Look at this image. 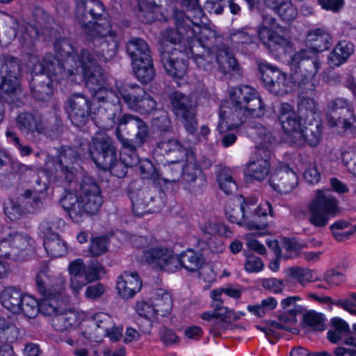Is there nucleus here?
<instances>
[{
	"label": "nucleus",
	"instance_id": "8",
	"mask_svg": "<svg viewBox=\"0 0 356 356\" xmlns=\"http://www.w3.org/2000/svg\"><path fill=\"white\" fill-rule=\"evenodd\" d=\"M139 170L143 177L152 181V186L139 189L135 196L131 197L132 211L138 217L147 213H154L164 206L165 191L161 187L163 179L159 168L150 159H140Z\"/></svg>",
	"mask_w": 356,
	"mask_h": 356
},
{
	"label": "nucleus",
	"instance_id": "64",
	"mask_svg": "<svg viewBox=\"0 0 356 356\" xmlns=\"http://www.w3.org/2000/svg\"><path fill=\"white\" fill-rule=\"evenodd\" d=\"M290 356H330L327 351H318L309 353L303 347H294L290 352Z\"/></svg>",
	"mask_w": 356,
	"mask_h": 356
},
{
	"label": "nucleus",
	"instance_id": "45",
	"mask_svg": "<svg viewBox=\"0 0 356 356\" xmlns=\"http://www.w3.org/2000/svg\"><path fill=\"white\" fill-rule=\"evenodd\" d=\"M135 309L140 316L149 322L150 325H152L154 321L158 320L157 313L156 312L152 298L138 300L136 303Z\"/></svg>",
	"mask_w": 356,
	"mask_h": 356
},
{
	"label": "nucleus",
	"instance_id": "59",
	"mask_svg": "<svg viewBox=\"0 0 356 356\" xmlns=\"http://www.w3.org/2000/svg\"><path fill=\"white\" fill-rule=\"evenodd\" d=\"M227 219L232 223H235L240 226L243 225V218L241 216V211L239 205L236 207H232L231 205H227L225 209Z\"/></svg>",
	"mask_w": 356,
	"mask_h": 356
},
{
	"label": "nucleus",
	"instance_id": "46",
	"mask_svg": "<svg viewBox=\"0 0 356 356\" xmlns=\"http://www.w3.org/2000/svg\"><path fill=\"white\" fill-rule=\"evenodd\" d=\"M3 212L10 221L19 220L24 213H27L18 197L15 200L8 198L3 202Z\"/></svg>",
	"mask_w": 356,
	"mask_h": 356
},
{
	"label": "nucleus",
	"instance_id": "62",
	"mask_svg": "<svg viewBox=\"0 0 356 356\" xmlns=\"http://www.w3.org/2000/svg\"><path fill=\"white\" fill-rule=\"evenodd\" d=\"M8 236L2 238L0 240V258L17 261L16 259V253L13 251Z\"/></svg>",
	"mask_w": 356,
	"mask_h": 356
},
{
	"label": "nucleus",
	"instance_id": "37",
	"mask_svg": "<svg viewBox=\"0 0 356 356\" xmlns=\"http://www.w3.org/2000/svg\"><path fill=\"white\" fill-rule=\"evenodd\" d=\"M48 269L41 268L36 273L35 290L41 297H51L58 295V291L52 285L51 277L47 275Z\"/></svg>",
	"mask_w": 356,
	"mask_h": 356
},
{
	"label": "nucleus",
	"instance_id": "57",
	"mask_svg": "<svg viewBox=\"0 0 356 356\" xmlns=\"http://www.w3.org/2000/svg\"><path fill=\"white\" fill-rule=\"evenodd\" d=\"M309 222L312 225L316 227H325L327 224L331 217L321 211L312 204L309 205Z\"/></svg>",
	"mask_w": 356,
	"mask_h": 356
},
{
	"label": "nucleus",
	"instance_id": "21",
	"mask_svg": "<svg viewBox=\"0 0 356 356\" xmlns=\"http://www.w3.org/2000/svg\"><path fill=\"white\" fill-rule=\"evenodd\" d=\"M268 183L275 192L287 194L298 186V177L289 164L282 163L270 175Z\"/></svg>",
	"mask_w": 356,
	"mask_h": 356
},
{
	"label": "nucleus",
	"instance_id": "38",
	"mask_svg": "<svg viewBox=\"0 0 356 356\" xmlns=\"http://www.w3.org/2000/svg\"><path fill=\"white\" fill-rule=\"evenodd\" d=\"M156 148L161 154L169 155L171 153H175L177 154L175 156V157L179 156V159H183L186 154H188V152L192 151L188 148H186L181 143L175 139L159 140L156 144Z\"/></svg>",
	"mask_w": 356,
	"mask_h": 356
},
{
	"label": "nucleus",
	"instance_id": "49",
	"mask_svg": "<svg viewBox=\"0 0 356 356\" xmlns=\"http://www.w3.org/2000/svg\"><path fill=\"white\" fill-rule=\"evenodd\" d=\"M38 300L34 296L25 293L23 302L20 303V313L28 318H35L40 313Z\"/></svg>",
	"mask_w": 356,
	"mask_h": 356
},
{
	"label": "nucleus",
	"instance_id": "23",
	"mask_svg": "<svg viewBox=\"0 0 356 356\" xmlns=\"http://www.w3.org/2000/svg\"><path fill=\"white\" fill-rule=\"evenodd\" d=\"M1 81L0 83V99L9 105H15L20 90V82L15 71L8 69L7 64L3 65L0 70Z\"/></svg>",
	"mask_w": 356,
	"mask_h": 356
},
{
	"label": "nucleus",
	"instance_id": "52",
	"mask_svg": "<svg viewBox=\"0 0 356 356\" xmlns=\"http://www.w3.org/2000/svg\"><path fill=\"white\" fill-rule=\"evenodd\" d=\"M302 323L315 330L325 329V315L314 310L305 312L302 315Z\"/></svg>",
	"mask_w": 356,
	"mask_h": 356
},
{
	"label": "nucleus",
	"instance_id": "20",
	"mask_svg": "<svg viewBox=\"0 0 356 356\" xmlns=\"http://www.w3.org/2000/svg\"><path fill=\"white\" fill-rule=\"evenodd\" d=\"M195 13L200 17V22L197 20H191L188 17L184 19V14L178 10H175L173 13V18L175 19V24L177 26L178 31L181 33V28L186 24L189 26L188 22H191L193 26L191 29L187 31L188 36L189 33L193 34L195 40L199 43H203L207 39L214 37L216 35L215 31L207 23V17L204 16L202 10L200 8H195Z\"/></svg>",
	"mask_w": 356,
	"mask_h": 356
},
{
	"label": "nucleus",
	"instance_id": "19",
	"mask_svg": "<svg viewBox=\"0 0 356 356\" xmlns=\"http://www.w3.org/2000/svg\"><path fill=\"white\" fill-rule=\"evenodd\" d=\"M65 108L72 124L78 127L85 125L92 113V101L81 93L72 94L67 99Z\"/></svg>",
	"mask_w": 356,
	"mask_h": 356
},
{
	"label": "nucleus",
	"instance_id": "4",
	"mask_svg": "<svg viewBox=\"0 0 356 356\" xmlns=\"http://www.w3.org/2000/svg\"><path fill=\"white\" fill-rule=\"evenodd\" d=\"M97 126L104 130L115 127V134L121 148L131 153L134 162L137 161L136 147H142L149 136L147 124L138 116L122 114L119 98L116 102H107L98 109Z\"/></svg>",
	"mask_w": 356,
	"mask_h": 356
},
{
	"label": "nucleus",
	"instance_id": "10",
	"mask_svg": "<svg viewBox=\"0 0 356 356\" xmlns=\"http://www.w3.org/2000/svg\"><path fill=\"white\" fill-rule=\"evenodd\" d=\"M255 129L258 139L255 159L250 161L245 175L252 179L262 181L269 174L272 147L276 139L273 133L264 126L257 127Z\"/></svg>",
	"mask_w": 356,
	"mask_h": 356
},
{
	"label": "nucleus",
	"instance_id": "41",
	"mask_svg": "<svg viewBox=\"0 0 356 356\" xmlns=\"http://www.w3.org/2000/svg\"><path fill=\"white\" fill-rule=\"evenodd\" d=\"M181 159L179 156H175V160L169 161L168 165L166 168L167 177L163 178V181L161 182V187L165 191L166 184L168 183H176L179 181L181 183L182 177V165ZM166 191H165V193ZM166 195L163 199L164 202H165Z\"/></svg>",
	"mask_w": 356,
	"mask_h": 356
},
{
	"label": "nucleus",
	"instance_id": "60",
	"mask_svg": "<svg viewBox=\"0 0 356 356\" xmlns=\"http://www.w3.org/2000/svg\"><path fill=\"white\" fill-rule=\"evenodd\" d=\"M248 252L245 253L247 261L245 264V269L249 273H259L264 268L263 261L259 257H251Z\"/></svg>",
	"mask_w": 356,
	"mask_h": 356
},
{
	"label": "nucleus",
	"instance_id": "58",
	"mask_svg": "<svg viewBox=\"0 0 356 356\" xmlns=\"http://www.w3.org/2000/svg\"><path fill=\"white\" fill-rule=\"evenodd\" d=\"M261 286L265 289L278 294L282 293L284 285L282 280L270 277L262 280Z\"/></svg>",
	"mask_w": 356,
	"mask_h": 356
},
{
	"label": "nucleus",
	"instance_id": "28",
	"mask_svg": "<svg viewBox=\"0 0 356 356\" xmlns=\"http://www.w3.org/2000/svg\"><path fill=\"white\" fill-rule=\"evenodd\" d=\"M142 288V281L137 272H124L118 277L116 289L123 298L133 297Z\"/></svg>",
	"mask_w": 356,
	"mask_h": 356
},
{
	"label": "nucleus",
	"instance_id": "44",
	"mask_svg": "<svg viewBox=\"0 0 356 356\" xmlns=\"http://www.w3.org/2000/svg\"><path fill=\"white\" fill-rule=\"evenodd\" d=\"M19 335V330L10 320L0 316V341L12 343L15 341Z\"/></svg>",
	"mask_w": 356,
	"mask_h": 356
},
{
	"label": "nucleus",
	"instance_id": "6",
	"mask_svg": "<svg viewBox=\"0 0 356 356\" xmlns=\"http://www.w3.org/2000/svg\"><path fill=\"white\" fill-rule=\"evenodd\" d=\"M177 49L172 46H159L161 62L166 72L178 83L184 79L188 68V60L193 59L196 66L201 68L215 57L209 46H180Z\"/></svg>",
	"mask_w": 356,
	"mask_h": 356
},
{
	"label": "nucleus",
	"instance_id": "63",
	"mask_svg": "<svg viewBox=\"0 0 356 356\" xmlns=\"http://www.w3.org/2000/svg\"><path fill=\"white\" fill-rule=\"evenodd\" d=\"M102 46H93V51L95 52L97 58L99 61L107 63L111 60L113 58H114L118 51L119 46L115 45L113 46V47L110 49L107 48L106 51L105 52V49H102L100 52H98L99 49Z\"/></svg>",
	"mask_w": 356,
	"mask_h": 356
},
{
	"label": "nucleus",
	"instance_id": "9",
	"mask_svg": "<svg viewBox=\"0 0 356 356\" xmlns=\"http://www.w3.org/2000/svg\"><path fill=\"white\" fill-rule=\"evenodd\" d=\"M307 95H299L297 111L289 103H282L277 115L283 133L286 136L298 134L305 125V122H312L321 118V111L318 103L313 99L306 97Z\"/></svg>",
	"mask_w": 356,
	"mask_h": 356
},
{
	"label": "nucleus",
	"instance_id": "18",
	"mask_svg": "<svg viewBox=\"0 0 356 356\" xmlns=\"http://www.w3.org/2000/svg\"><path fill=\"white\" fill-rule=\"evenodd\" d=\"M327 108V120L330 127H341L344 131L355 133L353 123L356 116L346 99L336 98L329 103Z\"/></svg>",
	"mask_w": 356,
	"mask_h": 356
},
{
	"label": "nucleus",
	"instance_id": "40",
	"mask_svg": "<svg viewBox=\"0 0 356 356\" xmlns=\"http://www.w3.org/2000/svg\"><path fill=\"white\" fill-rule=\"evenodd\" d=\"M16 124L20 131L26 133L42 132L41 122L29 112L19 113L16 118Z\"/></svg>",
	"mask_w": 356,
	"mask_h": 356
},
{
	"label": "nucleus",
	"instance_id": "13",
	"mask_svg": "<svg viewBox=\"0 0 356 356\" xmlns=\"http://www.w3.org/2000/svg\"><path fill=\"white\" fill-rule=\"evenodd\" d=\"M51 175L47 168L37 170L33 177V188H28L18 196V200L23 204L27 213H35L43 205V200L47 197Z\"/></svg>",
	"mask_w": 356,
	"mask_h": 356
},
{
	"label": "nucleus",
	"instance_id": "34",
	"mask_svg": "<svg viewBox=\"0 0 356 356\" xmlns=\"http://www.w3.org/2000/svg\"><path fill=\"white\" fill-rule=\"evenodd\" d=\"M155 307L157 317H164L170 314L173 301L171 294L163 289H156L154 296L151 298Z\"/></svg>",
	"mask_w": 356,
	"mask_h": 356
},
{
	"label": "nucleus",
	"instance_id": "54",
	"mask_svg": "<svg viewBox=\"0 0 356 356\" xmlns=\"http://www.w3.org/2000/svg\"><path fill=\"white\" fill-rule=\"evenodd\" d=\"M156 100L145 90V95L139 98L136 106H134L131 110L142 114H149L156 109Z\"/></svg>",
	"mask_w": 356,
	"mask_h": 356
},
{
	"label": "nucleus",
	"instance_id": "15",
	"mask_svg": "<svg viewBox=\"0 0 356 356\" xmlns=\"http://www.w3.org/2000/svg\"><path fill=\"white\" fill-rule=\"evenodd\" d=\"M171 111L180 119L187 133L194 135L198 129L196 109L186 95L174 90L168 95Z\"/></svg>",
	"mask_w": 356,
	"mask_h": 356
},
{
	"label": "nucleus",
	"instance_id": "25",
	"mask_svg": "<svg viewBox=\"0 0 356 356\" xmlns=\"http://www.w3.org/2000/svg\"><path fill=\"white\" fill-rule=\"evenodd\" d=\"M258 35L264 44L269 42L280 44L285 41L286 30L279 26L274 18L263 14V21Z\"/></svg>",
	"mask_w": 356,
	"mask_h": 356
},
{
	"label": "nucleus",
	"instance_id": "39",
	"mask_svg": "<svg viewBox=\"0 0 356 356\" xmlns=\"http://www.w3.org/2000/svg\"><path fill=\"white\" fill-rule=\"evenodd\" d=\"M86 265L82 259H76L70 262L68 270L70 275V286L76 291H79L84 286L82 281Z\"/></svg>",
	"mask_w": 356,
	"mask_h": 356
},
{
	"label": "nucleus",
	"instance_id": "32",
	"mask_svg": "<svg viewBox=\"0 0 356 356\" xmlns=\"http://www.w3.org/2000/svg\"><path fill=\"white\" fill-rule=\"evenodd\" d=\"M136 147V155H137V161L134 162L133 158L131 157V154L128 151H124V149L122 148L123 153L124 155H127L129 158V161H122L119 154H117V158H115L111 161V163H108V165H104L101 170L104 171H109L110 174L118 178H123L127 174V169L129 167H132L139 161V156L138 154V148Z\"/></svg>",
	"mask_w": 356,
	"mask_h": 356
},
{
	"label": "nucleus",
	"instance_id": "33",
	"mask_svg": "<svg viewBox=\"0 0 356 356\" xmlns=\"http://www.w3.org/2000/svg\"><path fill=\"white\" fill-rule=\"evenodd\" d=\"M316 118L312 122H305V125L302 128L300 134L302 136L305 144L310 147H316L321 142L322 138V124Z\"/></svg>",
	"mask_w": 356,
	"mask_h": 356
},
{
	"label": "nucleus",
	"instance_id": "22",
	"mask_svg": "<svg viewBox=\"0 0 356 356\" xmlns=\"http://www.w3.org/2000/svg\"><path fill=\"white\" fill-rule=\"evenodd\" d=\"M143 259L147 264L159 270H168L175 263L174 250L161 245L143 250Z\"/></svg>",
	"mask_w": 356,
	"mask_h": 356
},
{
	"label": "nucleus",
	"instance_id": "43",
	"mask_svg": "<svg viewBox=\"0 0 356 356\" xmlns=\"http://www.w3.org/2000/svg\"><path fill=\"white\" fill-rule=\"evenodd\" d=\"M349 46H334L327 57V63L331 67H339L344 63L353 52Z\"/></svg>",
	"mask_w": 356,
	"mask_h": 356
},
{
	"label": "nucleus",
	"instance_id": "53",
	"mask_svg": "<svg viewBox=\"0 0 356 356\" xmlns=\"http://www.w3.org/2000/svg\"><path fill=\"white\" fill-rule=\"evenodd\" d=\"M289 275L293 279L298 280V283L302 286H305V284L317 281L318 278L313 277V270L300 266H293L289 269Z\"/></svg>",
	"mask_w": 356,
	"mask_h": 356
},
{
	"label": "nucleus",
	"instance_id": "29",
	"mask_svg": "<svg viewBox=\"0 0 356 356\" xmlns=\"http://www.w3.org/2000/svg\"><path fill=\"white\" fill-rule=\"evenodd\" d=\"M176 261L188 272L195 273L204 266L205 258L202 252L188 248L177 254Z\"/></svg>",
	"mask_w": 356,
	"mask_h": 356
},
{
	"label": "nucleus",
	"instance_id": "48",
	"mask_svg": "<svg viewBox=\"0 0 356 356\" xmlns=\"http://www.w3.org/2000/svg\"><path fill=\"white\" fill-rule=\"evenodd\" d=\"M217 181L220 189L226 195H231L238 189V185L229 172L220 170L217 175Z\"/></svg>",
	"mask_w": 356,
	"mask_h": 356
},
{
	"label": "nucleus",
	"instance_id": "36",
	"mask_svg": "<svg viewBox=\"0 0 356 356\" xmlns=\"http://www.w3.org/2000/svg\"><path fill=\"white\" fill-rule=\"evenodd\" d=\"M53 323L55 330L63 332L78 327L81 323L80 316L76 311L70 309L56 316Z\"/></svg>",
	"mask_w": 356,
	"mask_h": 356
},
{
	"label": "nucleus",
	"instance_id": "61",
	"mask_svg": "<svg viewBox=\"0 0 356 356\" xmlns=\"http://www.w3.org/2000/svg\"><path fill=\"white\" fill-rule=\"evenodd\" d=\"M307 42H318L320 43H327L330 42V35L323 29H315L310 31L306 38Z\"/></svg>",
	"mask_w": 356,
	"mask_h": 356
},
{
	"label": "nucleus",
	"instance_id": "5",
	"mask_svg": "<svg viewBox=\"0 0 356 356\" xmlns=\"http://www.w3.org/2000/svg\"><path fill=\"white\" fill-rule=\"evenodd\" d=\"M104 203L101 187L92 176L84 175L78 190L65 189L59 204L72 222H83L97 215Z\"/></svg>",
	"mask_w": 356,
	"mask_h": 356
},
{
	"label": "nucleus",
	"instance_id": "51",
	"mask_svg": "<svg viewBox=\"0 0 356 356\" xmlns=\"http://www.w3.org/2000/svg\"><path fill=\"white\" fill-rule=\"evenodd\" d=\"M108 245L109 238L106 235L92 237L88 246V252L94 257L101 256L108 251Z\"/></svg>",
	"mask_w": 356,
	"mask_h": 356
},
{
	"label": "nucleus",
	"instance_id": "27",
	"mask_svg": "<svg viewBox=\"0 0 356 356\" xmlns=\"http://www.w3.org/2000/svg\"><path fill=\"white\" fill-rule=\"evenodd\" d=\"M250 8L253 9L254 3L258 6L265 5L266 7L276 12L283 20L291 21L294 19L298 12L290 1L286 0H246Z\"/></svg>",
	"mask_w": 356,
	"mask_h": 356
},
{
	"label": "nucleus",
	"instance_id": "7",
	"mask_svg": "<svg viewBox=\"0 0 356 356\" xmlns=\"http://www.w3.org/2000/svg\"><path fill=\"white\" fill-rule=\"evenodd\" d=\"M104 7L99 0H83L77 3L76 18L88 40L110 42L116 35L117 25L103 15Z\"/></svg>",
	"mask_w": 356,
	"mask_h": 356
},
{
	"label": "nucleus",
	"instance_id": "30",
	"mask_svg": "<svg viewBox=\"0 0 356 356\" xmlns=\"http://www.w3.org/2000/svg\"><path fill=\"white\" fill-rule=\"evenodd\" d=\"M25 293L15 286H6L0 293L2 306L13 314L20 313V303L23 302Z\"/></svg>",
	"mask_w": 356,
	"mask_h": 356
},
{
	"label": "nucleus",
	"instance_id": "12",
	"mask_svg": "<svg viewBox=\"0 0 356 356\" xmlns=\"http://www.w3.org/2000/svg\"><path fill=\"white\" fill-rule=\"evenodd\" d=\"M65 225V220L58 217L43 220L40 224L39 229L43 238L44 248L48 256L51 258L62 257L67 253V244L57 232Z\"/></svg>",
	"mask_w": 356,
	"mask_h": 356
},
{
	"label": "nucleus",
	"instance_id": "55",
	"mask_svg": "<svg viewBox=\"0 0 356 356\" xmlns=\"http://www.w3.org/2000/svg\"><path fill=\"white\" fill-rule=\"evenodd\" d=\"M60 293L51 297H42L38 302V307L40 313L43 316H51L57 311L56 303L60 298Z\"/></svg>",
	"mask_w": 356,
	"mask_h": 356
},
{
	"label": "nucleus",
	"instance_id": "11",
	"mask_svg": "<svg viewBox=\"0 0 356 356\" xmlns=\"http://www.w3.org/2000/svg\"><path fill=\"white\" fill-rule=\"evenodd\" d=\"M239 204L243 226L249 230L264 229L268 227V216H273L272 204L266 201L257 205L258 199L254 196H241Z\"/></svg>",
	"mask_w": 356,
	"mask_h": 356
},
{
	"label": "nucleus",
	"instance_id": "31",
	"mask_svg": "<svg viewBox=\"0 0 356 356\" xmlns=\"http://www.w3.org/2000/svg\"><path fill=\"white\" fill-rule=\"evenodd\" d=\"M310 204L331 218L335 217L340 213L337 199L321 190L317 191L315 199Z\"/></svg>",
	"mask_w": 356,
	"mask_h": 356
},
{
	"label": "nucleus",
	"instance_id": "35",
	"mask_svg": "<svg viewBox=\"0 0 356 356\" xmlns=\"http://www.w3.org/2000/svg\"><path fill=\"white\" fill-rule=\"evenodd\" d=\"M145 90L137 83H124L118 88V92L127 106L132 109L140 97L145 95Z\"/></svg>",
	"mask_w": 356,
	"mask_h": 356
},
{
	"label": "nucleus",
	"instance_id": "3",
	"mask_svg": "<svg viewBox=\"0 0 356 356\" xmlns=\"http://www.w3.org/2000/svg\"><path fill=\"white\" fill-rule=\"evenodd\" d=\"M225 104L219 112L217 130L223 135L222 145L229 147L237 140L236 134L229 131L239 129L248 118L264 117L267 110L259 92L246 84L230 88L229 100Z\"/></svg>",
	"mask_w": 356,
	"mask_h": 356
},
{
	"label": "nucleus",
	"instance_id": "56",
	"mask_svg": "<svg viewBox=\"0 0 356 356\" xmlns=\"http://www.w3.org/2000/svg\"><path fill=\"white\" fill-rule=\"evenodd\" d=\"M159 336L161 341L165 347L177 345L180 342V338L176 332L172 329L165 326L161 328Z\"/></svg>",
	"mask_w": 356,
	"mask_h": 356
},
{
	"label": "nucleus",
	"instance_id": "42",
	"mask_svg": "<svg viewBox=\"0 0 356 356\" xmlns=\"http://www.w3.org/2000/svg\"><path fill=\"white\" fill-rule=\"evenodd\" d=\"M11 247L16 253L17 260H21L24 257V251L29 244L28 234L18 232H12L8 234Z\"/></svg>",
	"mask_w": 356,
	"mask_h": 356
},
{
	"label": "nucleus",
	"instance_id": "24",
	"mask_svg": "<svg viewBox=\"0 0 356 356\" xmlns=\"http://www.w3.org/2000/svg\"><path fill=\"white\" fill-rule=\"evenodd\" d=\"M77 159L76 154L70 147L61 146L57 156L55 168L58 176L65 183H72L75 174L73 172V165Z\"/></svg>",
	"mask_w": 356,
	"mask_h": 356
},
{
	"label": "nucleus",
	"instance_id": "1",
	"mask_svg": "<svg viewBox=\"0 0 356 356\" xmlns=\"http://www.w3.org/2000/svg\"><path fill=\"white\" fill-rule=\"evenodd\" d=\"M55 55L46 53L42 62L35 66L34 74L29 82L31 93L38 101H49L54 90V83L58 76L65 73L69 75L82 74L86 87L92 98L104 104L108 102L110 95L118 98L114 90L108 86L104 70L98 64L93 55L82 49L80 54L78 46H69L72 51H64L63 46H54Z\"/></svg>",
	"mask_w": 356,
	"mask_h": 356
},
{
	"label": "nucleus",
	"instance_id": "16",
	"mask_svg": "<svg viewBox=\"0 0 356 356\" xmlns=\"http://www.w3.org/2000/svg\"><path fill=\"white\" fill-rule=\"evenodd\" d=\"M89 156L97 168L101 169L117 158L118 148L114 139L106 134H98L88 143Z\"/></svg>",
	"mask_w": 356,
	"mask_h": 356
},
{
	"label": "nucleus",
	"instance_id": "17",
	"mask_svg": "<svg viewBox=\"0 0 356 356\" xmlns=\"http://www.w3.org/2000/svg\"><path fill=\"white\" fill-rule=\"evenodd\" d=\"M126 47L135 77L142 84H148L156 74L150 46H135L136 51H130V46Z\"/></svg>",
	"mask_w": 356,
	"mask_h": 356
},
{
	"label": "nucleus",
	"instance_id": "14",
	"mask_svg": "<svg viewBox=\"0 0 356 356\" xmlns=\"http://www.w3.org/2000/svg\"><path fill=\"white\" fill-rule=\"evenodd\" d=\"M184 158L181 184L191 195L194 196L202 195L207 188L206 175L194 152H188Z\"/></svg>",
	"mask_w": 356,
	"mask_h": 356
},
{
	"label": "nucleus",
	"instance_id": "50",
	"mask_svg": "<svg viewBox=\"0 0 356 356\" xmlns=\"http://www.w3.org/2000/svg\"><path fill=\"white\" fill-rule=\"evenodd\" d=\"M216 47V50L220 52V54L223 53L227 60V63L228 64V67H229L230 70L238 72L240 70L239 64L236 58L234 56L232 52L230 46H209V48L211 49V51ZM211 54L215 56L211 61L215 59L216 63L219 65L221 63L220 58L219 55L213 54L211 51Z\"/></svg>",
	"mask_w": 356,
	"mask_h": 356
},
{
	"label": "nucleus",
	"instance_id": "2",
	"mask_svg": "<svg viewBox=\"0 0 356 356\" xmlns=\"http://www.w3.org/2000/svg\"><path fill=\"white\" fill-rule=\"evenodd\" d=\"M295 52L290 58L291 75L268 63L259 65V72L264 87L275 96L297 92L298 95H313L316 90L314 77L321 65L320 51L330 46H306Z\"/></svg>",
	"mask_w": 356,
	"mask_h": 356
},
{
	"label": "nucleus",
	"instance_id": "47",
	"mask_svg": "<svg viewBox=\"0 0 356 356\" xmlns=\"http://www.w3.org/2000/svg\"><path fill=\"white\" fill-rule=\"evenodd\" d=\"M106 273L105 268L97 260L92 261L86 265L84 277L81 282L86 286L88 283L96 282L101 279V275Z\"/></svg>",
	"mask_w": 356,
	"mask_h": 356
},
{
	"label": "nucleus",
	"instance_id": "26",
	"mask_svg": "<svg viewBox=\"0 0 356 356\" xmlns=\"http://www.w3.org/2000/svg\"><path fill=\"white\" fill-rule=\"evenodd\" d=\"M169 0H153V2H139V18L145 23L154 20L167 21L169 15L167 13Z\"/></svg>",
	"mask_w": 356,
	"mask_h": 356
}]
</instances>
